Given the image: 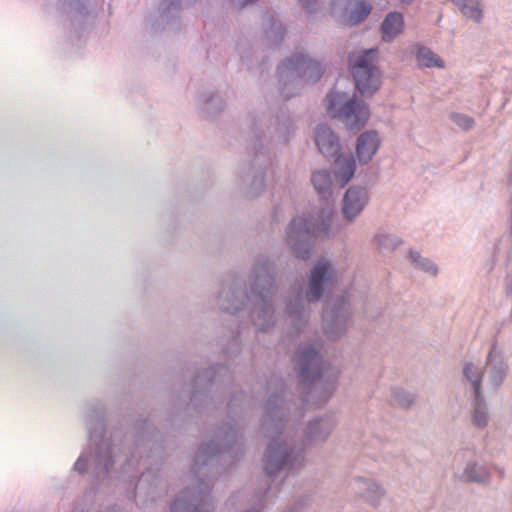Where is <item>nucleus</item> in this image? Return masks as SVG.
<instances>
[{"instance_id":"obj_23","label":"nucleus","mask_w":512,"mask_h":512,"mask_svg":"<svg viewBox=\"0 0 512 512\" xmlns=\"http://www.w3.org/2000/svg\"><path fill=\"white\" fill-rule=\"evenodd\" d=\"M197 105L207 117H213L224 110L226 100L219 92L205 91L197 98Z\"/></svg>"},{"instance_id":"obj_34","label":"nucleus","mask_w":512,"mask_h":512,"mask_svg":"<svg viewBox=\"0 0 512 512\" xmlns=\"http://www.w3.org/2000/svg\"><path fill=\"white\" fill-rule=\"evenodd\" d=\"M392 401L401 408L408 409L416 402V395L402 388L395 387L391 389Z\"/></svg>"},{"instance_id":"obj_42","label":"nucleus","mask_w":512,"mask_h":512,"mask_svg":"<svg viewBox=\"0 0 512 512\" xmlns=\"http://www.w3.org/2000/svg\"><path fill=\"white\" fill-rule=\"evenodd\" d=\"M71 512H86L84 508L75 507Z\"/></svg>"},{"instance_id":"obj_27","label":"nucleus","mask_w":512,"mask_h":512,"mask_svg":"<svg viewBox=\"0 0 512 512\" xmlns=\"http://www.w3.org/2000/svg\"><path fill=\"white\" fill-rule=\"evenodd\" d=\"M311 182L320 198L327 200L332 195V178L326 169L314 171Z\"/></svg>"},{"instance_id":"obj_21","label":"nucleus","mask_w":512,"mask_h":512,"mask_svg":"<svg viewBox=\"0 0 512 512\" xmlns=\"http://www.w3.org/2000/svg\"><path fill=\"white\" fill-rule=\"evenodd\" d=\"M330 160L334 163V176L341 187H344L353 177L356 169V162L352 154L343 155L339 153Z\"/></svg>"},{"instance_id":"obj_31","label":"nucleus","mask_w":512,"mask_h":512,"mask_svg":"<svg viewBox=\"0 0 512 512\" xmlns=\"http://www.w3.org/2000/svg\"><path fill=\"white\" fill-rule=\"evenodd\" d=\"M473 424L479 428H483L488 424V409L485 400L481 394L473 395Z\"/></svg>"},{"instance_id":"obj_28","label":"nucleus","mask_w":512,"mask_h":512,"mask_svg":"<svg viewBox=\"0 0 512 512\" xmlns=\"http://www.w3.org/2000/svg\"><path fill=\"white\" fill-rule=\"evenodd\" d=\"M452 3L460 10L462 15L480 23L483 19V8L480 0H451Z\"/></svg>"},{"instance_id":"obj_17","label":"nucleus","mask_w":512,"mask_h":512,"mask_svg":"<svg viewBox=\"0 0 512 512\" xmlns=\"http://www.w3.org/2000/svg\"><path fill=\"white\" fill-rule=\"evenodd\" d=\"M337 425L335 417L331 414L317 416L311 419L304 430V435L308 443L325 442Z\"/></svg>"},{"instance_id":"obj_32","label":"nucleus","mask_w":512,"mask_h":512,"mask_svg":"<svg viewBox=\"0 0 512 512\" xmlns=\"http://www.w3.org/2000/svg\"><path fill=\"white\" fill-rule=\"evenodd\" d=\"M416 59L418 64L423 67L432 68H444V61L438 57L431 49L421 46L417 49Z\"/></svg>"},{"instance_id":"obj_30","label":"nucleus","mask_w":512,"mask_h":512,"mask_svg":"<svg viewBox=\"0 0 512 512\" xmlns=\"http://www.w3.org/2000/svg\"><path fill=\"white\" fill-rule=\"evenodd\" d=\"M464 377L471 383L473 395L481 394V381L484 379V369L467 362L463 367Z\"/></svg>"},{"instance_id":"obj_3","label":"nucleus","mask_w":512,"mask_h":512,"mask_svg":"<svg viewBox=\"0 0 512 512\" xmlns=\"http://www.w3.org/2000/svg\"><path fill=\"white\" fill-rule=\"evenodd\" d=\"M249 406L246 394H233L227 403L228 418L233 423L220 426L214 437L202 444L194 457L192 473L196 486L181 490L170 505L169 512H213L214 501L211 495V477L226 469L223 463L233 465L244 455L242 426L235 420L238 409Z\"/></svg>"},{"instance_id":"obj_44","label":"nucleus","mask_w":512,"mask_h":512,"mask_svg":"<svg viewBox=\"0 0 512 512\" xmlns=\"http://www.w3.org/2000/svg\"><path fill=\"white\" fill-rule=\"evenodd\" d=\"M242 512H260L259 510L255 509V508H250V509H246Z\"/></svg>"},{"instance_id":"obj_36","label":"nucleus","mask_w":512,"mask_h":512,"mask_svg":"<svg viewBox=\"0 0 512 512\" xmlns=\"http://www.w3.org/2000/svg\"><path fill=\"white\" fill-rule=\"evenodd\" d=\"M375 241L380 249L393 251L402 244V240L394 234H377Z\"/></svg>"},{"instance_id":"obj_13","label":"nucleus","mask_w":512,"mask_h":512,"mask_svg":"<svg viewBox=\"0 0 512 512\" xmlns=\"http://www.w3.org/2000/svg\"><path fill=\"white\" fill-rule=\"evenodd\" d=\"M57 7L75 32L85 31L94 20V15L83 0H57Z\"/></svg>"},{"instance_id":"obj_15","label":"nucleus","mask_w":512,"mask_h":512,"mask_svg":"<svg viewBox=\"0 0 512 512\" xmlns=\"http://www.w3.org/2000/svg\"><path fill=\"white\" fill-rule=\"evenodd\" d=\"M507 371L508 364L502 353L497 350L496 344H493L487 355L484 379L491 389L497 390L506 378Z\"/></svg>"},{"instance_id":"obj_20","label":"nucleus","mask_w":512,"mask_h":512,"mask_svg":"<svg viewBox=\"0 0 512 512\" xmlns=\"http://www.w3.org/2000/svg\"><path fill=\"white\" fill-rule=\"evenodd\" d=\"M380 139L376 131H365L359 135L356 154L360 163H368L379 149Z\"/></svg>"},{"instance_id":"obj_37","label":"nucleus","mask_w":512,"mask_h":512,"mask_svg":"<svg viewBox=\"0 0 512 512\" xmlns=\"http://www.w3.org/2000/svg\"><path fill=\"white\" fill-rule=\"evenodd\" d=\"M450 120L465 131L472 129L475 124V121L471 116L457 112L450 114Z\"/></svg>"},{"instance_id":"obj_41","label":"nucleus","mask_w":512,"mask_h":512,"mask_svg":"<svg viewBox=\"0 0 512 512\" xmlns=\"http://www.w3.org/2000/svg\"><path fill=\"white\" fill-rule=\"evenodd\" d=\"M97 512H121V509L117 505H112V506L105 507L104 509H101Z\"/></svg>"},{"instance_id":"obj_43","label":"nucleus","mask_w":512,"mask_h":512,"mask_svg":"<svg viewBox=\"0 0 512 512\" xmlns=\"http://www.w3.org/2000/svg\"><path fill=\"white\" fill-rule=\"evenodd\" d=\"M402 4L404 5H409L411 4L414 0H400Z\"/></svg>"},{"instance_id":"obj_11","label":"nucleus","mask_w":512,"mask_h":512,"mask_svg":"<svg viewBox=\"0 0 512 512\" xmlns=\"http://www.w3.org/2000/svg\"><path fill=\"white\" fill-rule=\"evenodd\" d=\"M377 49L361 51L351 60V73L355 88L364 98L372 97L381 86V71L375 65Z\"/></svg>"},{"instance_id":"obj_14","label":"nucleus","mask_w":512,"mask_h":512,"mask_svg":"<svg viewBox=\"0 0 512 512\" xmlns=\"http://www.w3.org/2000/svg\"><path fill=\"white\" fill-rule=\"evenodd\" d=\"M349 319L350 313L344 299L335 307L326 305L322 312L323 330L328 337L336 339L346 331Z\"/></svg>"},{"instance_id":"obj_24","label":"nucleus","mask_w":512,"mask_h":512,"mask_svg":"<svg viewBox=\"0 0 512 512\" xmlns=\"http://www.w3.org/2000/svg\"><path fill=\"white\" fill-rule=\"evenodd\" d=\"M458 478L465 483L488 485L490 483L491 473L486 466L476 461H468Z\"/></svg>"},{"instance_id":"obj_33","label":"nucleus","mask_w":512,"mask_h":512,"mask_svg":"<svg viewBox=\"0 0 512 512\" xmlns=\"http://www.w3.org/2000/svg\"><path fill=\"white\" fill-rule=\"evenodd\" d=\"M355 0H332L331 14L340 23L347 24Z\"/></svg>"},{"instance_id":"obj_35","label":"nucleus","mask_w":512,"mask_h":512,"mask_svg":"<svg viewBox=\"0 0 512 512\" xmlns=\"http://www.w3.org/2000/svg\"><path fill=\"white\" fill-rule=\"evenodd\" d=\"M410 259L416 268L433 276L438 273L437 265L432 260L422 257L417 251H410Z\"/></svg>"},{"instance_id":"obj_22","label":"nucleus","mask_w":512,"mask_h":512,"mask_svg":"<svg viewBox=\"0 0 512 512\" xmlns=\"http://www.w3.org/2000/svg\"><path fill=\"white\" fill-rule=\"evenodd\" d=\"M352 486L356 493L373 506H377L380 499L384 496L383 489L370 479L357 477L353 480Z\"/></svg>"},{"instance_id":"obj_4","label":"nucleus","mask_w":512,"mask_h":512,"mask_svg":"<svg viewBox=\"0 0 512 512\" xmlns=\"http://www.w3.org/2000/svg\"><path fill=\"white\" fill-rule=\"evenodd\" d=\"M276 274L274 261L268 256H259L249 278L250 292H247L240 278H233L229 283L223 284L219 293L220 308L229 313H235L249 301L251 303L249 313L253 325L259 331H268L276 322L273 304L277 291Z\"/></svg>"},{"instance_id":"obj_40","label":"nucleus","mask_w":512,"mask_h":512,"mask_svg":"<svg viewBox=\"0 0 512 512\" xmlns=\"http://www.w3.org/2000/svg\"><path fill=\"white\" fill-rule=\"evenodd\" d=\"M258 0H230L231 4L238 9H242L247 5L256 3Z\"/></svg>"},{"instance_id":"obj_10","label":"nucleus","mask_w":512,"mask_h":512,"mask_svg":"<svg viewBox=\"0 0 512 512\" xmlns=\"http://www.w3.org/2000/svg\"><path fill=\"white\" fill-rule=\"evenodd\" d=\"M327 112L332 118L342 120L349 130H360L367 123L370 111L368 105L347 92L333 87L326 96Z\"/></svg>"},{"instance_id":"obj_1","label":"nucleus","mask_w":512,"mask_h":512,"mask_svg":"<svg viewBox=\"0 0 512 512\" xmlns=\"http://www.w3.org/2000/svg\"><path fill=\"white\" fill-rule=\"evenodd\" d=\"M86 425L89 435V451L76 460L73 469L88 474L95 486L110 485L114 481L129 483L131 496L141 509H147L165 490L158 466L163 460V435L155 430L148 419L140 420L130 446L125 439L122 451L112 439L104 437V406L100 402L87 406Z\"/></svg>"},{"instance_id":"obj_6","label":"nucleus","mask_w":512,"mask_h":512,"mask_svg":"<svg viewBox=\"0 0 512 512\" xmlns=\"http://www.w3.org/2000/svg\"><path fill=\"white\" fill-rule=\"evenodd\" d=\"M335 279L336 270L332 263L327 259H320L310 271L305 297L302 292H297L287 301L286 313L297 332L302 331L308 321L305 301L308 303L319 301L325 290L333 286Z\"/></svg>"},{"instance_id":"obj_9","label":"nucleus","mask_w":512,"mask_h":512,"mask_svg":"<svg viewBox=\"0 0 512 512\" xmlns=\"http://www.w3.org/2000/svg\"><path fill=\"white\" fill-rule=\"evenodd\" d=\"M325 67L321 61L307 53L296 52L286 57L277 68L281 94L290 99L299 94L301 84L318 82Z\"/></svg>"},{"instance_id":"obj_16","label":"nucleus","mask_w":512,"mask_h":512,"mask_svg":"<svg viewBox=\"0 0 512 512\" xmlns=\"http://www.w3.org/2000/svg\"><path fill=\"white\" fill-rule=\"evenodd\" d=\"M369 201L366 187L350 186L342 200V213L346 220L353 221L365 208Z\"/></svg>"},{"instance_id":"obj_8","label":"nucleus","mask_w":512,"mask_h":512,"mask_svg":"<svg viewBox=\"0 0 512 512\" xmlns=\"http://www.w3.org/2000/svg\"><path fill=\"white\" fill-rule=\"evenodd\" d=\"M232 373L226 365L217 364L198 371L191 383L187 410L200 413L216 408V402H223L227 386L232 382Z\"/></svg>"},{"instance_id":"obj_5","label":"nucleus","mask_w":512,"mask_h":512,"mask_svg":"<svg viewBox=\"0 0 512 512\" xmlns=\"http://www.w3.org/2000/svg\"><path fill=\"white\" fill-rule=\"evenodd\" d=\"M247 125L254 141L255 158L243 168L241 182L246 195L256 197L265 188V172L271 160L270 147L287 144L296 124L294 117L286 110L280 109L272 114L261 109L249 114Z\"/></svg>"},{"instance_id":"obj_39","label":"nucleus","mask_w":512,"mask_h":512,"mask_svg":"<svg viewBox=\"0 0 512 512\" xmlns=\"http://www.w3.org/2000/svg\"><path fill=\"white\" fill-rule=\"evenodd\" d=\"M299 4L308 14H315L320 9L322 0H299Z\"/></svg>"},{"instance_id":"obj_7","label":"nucleus","mask_w":512,"mask_h":512,"mask_svg":"<svg viewBox=\"0 0 512 512\" xmlns=\"http://www.w3.org/2000/svg\"><path fill=\"white\" fill-rule=\"evenodd\" d=\"M334 211L322 207L313 214L294 217L287 227V244L296 257L308 259L312 252V239L329 237Z\"/></svg>"},{"instance_id":"obj_19","label":"nucleus","mask_w":512,"mask_h":512,"mask_svg":"<svg viewBox=\"0 0 512 512\" xmlns=\"http://www.w3.org/2000/svg\"><path fill=\"white\" fill-rule=\"evenodd\" d=\"M236 50L248 70L251 71L258 66L260 72H264L268 68V59L265 56H260L247 39H239L236 43Z\"/></svg>"},{"instance_id":"obj_2","label":"nucleus","mask_w":512,"mask_h":512,"mask_svg":"<svg viewBox=\"0 0 512 512\" xmlns=\"http://www.w3.org/2000/svg\"><path fill=\"white\" fill-rule=\"evenodd\" d=\"M294 361L299 383L308 389V392L302 393L300 404L286 399V384L281 377L274 374L267 381L269 395L264 406L262 428L265 437L270 439L263 455V470L269 477L281 472L297 475L304 468L306 461L304 443L285 434L290 413L294 411L296 417H303L304 403H325L336 388L337 376H334L323 383L319 396L314 399L313 393L318 391V386L321 384L323 359L313 345L300 346Z\"/></svg>"},{"instance_id":"obj_12","label":"nucleus","mask_w":512,"mask_h":512,"mask_svg":"<svg viewBox=\"0 0 512 512\" xmlns=\"http://www.w3.org/2000/svg\"><path fill=\"white\" fill-rule=\"evenodd\" d=\"M181 0H161L158 15L147 18V23L154 32L161 30L178 31L180 29Z\"/></svg>"},{"instance_id":"obj_25","label":"nucleus","mask_w":512,"mask_h":512,"mask_svg":"<svg viewBox=\"0 0 512 512\" xmlns=\"http://www.w3.org/2000/svg\"><path fill=\"white\" fill-rule=\"evenodd\" d=\"M404 28V19L401 13L399 12H389L383 19L380 30L382 34V39L385 42H391L395 39L400 33H402Z\"/></svg>"},{"instance_id":"obj_29","label":"nucleus","mask_w":512,"mask_h":512,"mask_svg":"<svg viewBox=\"0 0 512 512\" xmlns=\"http://www.w3.org/2000/svg\"><path fill=\"white\" fill-rule=\"evenodd\" d=\"M347 26H355L362 23L371 13L372 5L365 0H355L352 5Z\"/></svg>"},{"instance_id":"obj_38","label":"nucleus","mask_w":512,"mask_h":512,"mask_svg":"<svg viewBox=\"0 0 512 512\" xmlns=\"http://www.w3.org/2000/svg\"><path fill=\"white\" fill-rule=\"evenodd\" d=\"M241 351V344L239 340V332L236 336L230 340L229 344L224 348V355L226 356L229 362H232L233 359L239 355Z\"/></svg>"},{"instance_id":"obj_18","label":"nucleus","mask_w":512,"mask_h":512,"mask_svg":"<svg viewBox=\"0 0 512 512\" xmlns=\"http://www.w3.org/2000/svg\"><path fill=\"white\" fill-rule=\"evenodd\" d=\"M314 134L318 150L327 160L341 153L339 136L328 125H317Z\"/></svg>"},{"instance_id":"obj_26","label":"nucleus","mask_w":512,"mask_h":512,"mask_svg":"<svg viewBox=\"0 0 512 512\" xmlns=\"http://www.w3.org/2000/svg\"><path fill=\"white\" fill-rule=\"evenodd\" d=\"M262 26L270 46H277L284 40L285 27L273 16L265 14L262 20Z\"/></svg>"}]
</instances>
